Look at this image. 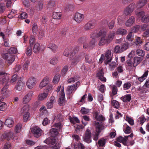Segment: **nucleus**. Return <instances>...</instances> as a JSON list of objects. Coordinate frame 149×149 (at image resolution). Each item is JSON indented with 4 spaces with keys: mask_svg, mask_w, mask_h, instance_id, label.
Wrapping results in <instances>:
<instances>
[{
    "mask_svg": "<svg viewBox=\"0 0 149 149\" xmlns=\"http://www.w3.org/2000/svg\"><path fill=\"white\" fill-rule=\"evenodd\" d=\"M9 81V77L8 76H6L5 77V76L2 77V78L0 79V84L5 85L4 87L3 88L1 91V93L4 96L7 95V89L9 86L8 84Z\"/></svg>",
    "mask_w": 149,
    "mask_h": 149,
    "instance_id": "f257e3e1",
    "label": "nucleus"
},
{
    "mask_svg": "<svg viewBox=\"0 0 149 149\" xmlns=\"http://www.w3.org/2000/svg\"><path fill=\"white\" fill-rule=\"evenodd\" d=\"M94 116L97 121H95V124L97 126L103 125L102 122L105 120V118L102 115L99 114V113L97 111H95Z\"/></svg>",
    "mask_w": 149,
    "mask_h": 149,
    "instance_id": "f03ea898",
    "label": "nucleus"
},
{
    "mask_svg": "<svg viewBox=\"0 0 149 149\" xmlns=\"http://www.w3.org/2000/svg\"><path fill=\"white\" fill-rule=\"evenodd\" d=\"M107 31L104 29H102L98 31L97 29L93 31L91 34V37L92 39H95L101 36H104L106 34Z\"/></svg>",
    "mask_w": 149,
    "mask_h": 149,
    "instance_id": "7ed1b4c3",
    "label": "nucleus"
},
{
    "mask_svg": "<svg viewBox=\"0 0 149 149\" xmlns=\"http://www.w3.org/2000/svg\"><path fill=\"white\" fill-rule=\"evenodd\" d=\"M105 127L103 125H97L96 127V132H94L92 134V137L93 140L95 141H97L98 139V136L102 130H103Z\"/></svg>",
    "mask_w": 149,
    "mask_h": 149,
    "instance_id": "20e7f679",
    "label": "nucleus"
},
{
    "mask_svg": "<svg viewBox=\"0 0 149 149\" xmlns=\"http://www.w3.org/2000/svg\"><path fill=\"white\" fill-rule=\"evenodd\" d=\"M36 83V79L32 77L28 79L26 82V85L28 88L31 89L35 86Z\"/></svg>",
    "mask_w": 149,
    "mask_h": 149,
    "instance_id": "39448f33",
    "label": "nucleus"
},
{
    "mask_svg": "<svg viewBox=\"0 0 149 149\" xmlns=\"http://www.w3.org/2000/svg\"><path fill=\"white\" fill-rule=\"evenodd\" d=\"M31 132L35 137L38 138L41 135L42 131L38 127L35 126L32 128Z\"/></svg>",
    "mask_w": 149,
    "mask_h": 149,
    "instance_id": "423d86ee",
    "label": "nucleus"
},
{
    "mask_svg": "<svg viewBox=\"0 0 149 149\" xmlns=\"http://www.w3.org/2000/svg\"><path fill=\"white\" fill-rule=\"evenodd\" d=\"M13 133L11 130H9L7 131L4 132L3 135L2 136L1 138L3 139H7V140H9L11 139L14 140L16 139L17 138L16 137L15 138L13 137Z\"/></svg>",
    "mask_w": 149,
    "mask_h": 149,
    "instance_id": "0eeeda50",
    "label": "nucleus"
},
{
    "mask_svg": "<svg viewBox=\"0 0 149 149\" xmlns=\"http://www.w3.org/2000/svg\"><path fill=\"white\" fill-rule=\"evenodd\" d=\"M78 84L79 83L77 82L75 84L68 86L66 91V93L70 95L73 92L75 91L79 86V85Z\"/></svg>",
    "mask_w": 149,
    "mask_h": 149,
    "instance_id": "6e6552de",
    "label": "nucleus"
},
{
    "mask_svg": "<svg viewBox=\"0 0 149 149\" xmlns=\"http://www.w3.org/2000/svg\"><path fill=\"white\" fill-rule=\"evenodd\" d=\"M91 132L88 129H87L83 136V140L88 143H89L91 142Z\"/></svg>",
    "mask_w": 149,
    "mask_h": 149,
    "instance_id": "1a4fd4ad",
    "label": "nucleus"
},
{
    "mask_svg": "<svg viewBox=\"0 0 149 149\" xmlns=\"http://www.w3.org/2000/svg\"><path fill=\"white\" fill-rule=\"evenodd\" d=\"M2 56L3 58L9 61V63H12L15 60L14 55L11 54L10 53H6L2 55Z\"/></svg>",
    "mask_w": 149,
    "mask_h": 149,
    "instance_id": "9d476101",
    "label": "nucleus"
},
{
    "mask_svg": "<svg viewBox=\"0 0 149 149\" xmlns=\"http://www.w3.org/2000/svg\"><path fill=\"white\" fill-rule=\"evenodd\" d=\"M84 18V16L83 14L77 13L75 14L74 18L77 22L80 23L83 20Z\"/></svg>",
    "mask_w": 149,
    "mask_h": 149,
    "instance_id": "9b49d317",
    "label": "nucleus"
},
{
    "mask_svg": "<svg viewBox=\"0 0 149 149\" xmlns=\"http://www.w3.org/2000/svg\"><path fill=\"white\" fill-rule=\"evenodd\" d=\"M33 92L30 91L25 95L23 99L22 103L26 104L28 103L31 100Z\"/></svg>",
    "mask_w": 149,
    "mask_h": 149,
    "instance_id": "f8f14e48",
    "label": "nucleus"
},
{
    "mask_svg": "<svg viewBox=\"0 0 149 149\" xmlns=\"http://www.w3.org/2000/svg\"><path fill=\"white\" fill-rule=\"evenodd\" d=\"M104 63L105 64H109L112 60L111 56V52L110 50H108L106 53L104 57Z\"/></svg>",
    "mask_w": 149,
    "mask_h": 149,
    "instance_id": "ddd939ff",
    "label": "nucleus"
},
{
    "mask_svg": "<svg viewBox=\"0 0 149 149\" xmlns=\"http://www.w3.org/2000/svg\"><path fill=\"white\" fill-rule=\"evenodd\" d=\"M104 72L102 69H101L98 70L96 74V76L101 81L103 82H106V79L104 77Z\"/></svg>",
    "mask_w": 149,
    "mask_h": 149,
    "instance_id": "4468645a",
    "label": "nucleus"
},
{
    "mask_svg": "<svg viewBox=\"0 0 149 149\" xmlns=\"http://www.w3.org/2000/svg\"><path fill=\"white\" fill-rule=\"evenodd\" d=\"M61 97L59 98L58 102L61 105H63L65 104V101L64 99L65 95L63 88H62L61 91Z\"/></svg>",
    "mask_w": 149,
    "mask_h": 149,
    "instance_id": "2eb2a0df",
    "label": "nucleus"
},
{
    "mask_svg": "<svg viewBox=\"0 0 149 149\" xmlns=\"http://www.w3.org/2000/svg\"><path fill=\"white\" fill-rule=\"evenodd\" d=\"M72 54H72L70 55V59L72 61L71 63V65L74 66L76 65L77 63L80 61V57L79 56H76L73 58Z\"/></svg>",
    "mask_w": 149,
    "mask_h": 149,
    "instance_id": "dca6fc26",
    "label": "nucleus"
},
{
    "mask_svg": "<svg viewBox=\"0 0 149 149\" xmlns=\"http://www.w3.org/2000/svg\"><path fill=\"white\" fill-rule=\"evenodd\" d=\"M133 136V134L132 133L130 135L125 136L123 138L122 136H119L117 139V141L120 142L122 143L124 145H126L127 143V140L129 137L132 138Z\"/></svg>",
    "mask_w": 149,
    "mask_h": 149,
    "instance_id": "f3484780",
    "label": "nucleus"
},
{
    "mask_svg": "<svg viewBox=\"0 0 149 149\" xmlns=\"http://www.w3.org/2000/svg\"><path fill=\"white\" fill-rule=\"evenodd\" d=\"M56 141V138L55 136H52L49 138L47 139L44 141V143H47L50 145H54Z\"/></svg>",
    "mask_w": 149,
    "mask_h": 149,
    "instance_id": "a211bd4d",
    "label": "nucleus"
},
{
    "mask_svg": "<svg viewBox=\"0 0 149 149\" xmlns=\"http://www.w3.org/2000/svg\"><path fill=\"white\" fill-rule=\"evenodd\" d=\"M49 78L47 77H44L40 84L39 88L42 89L49 83Z\"/></svg>",
    "mask_w": 149,
    "mask_h": 149,
    "instance_id": "6ab92c4d",
    "label": "nucleus"
},
{
    "mask_svg": "<svg viewBox=\"0 0 149 149\" xmlns=\"http://www.w3.org/2000/svg\"><path fill=\"white\" fill-rule=\"evenodd\" d=\"M94 27V23L91 21H89L84 25V29L86 31L89 30L93 29Z\"/></svg>",
    "mask_w": 149,
    "mask_h": 149,
    "instance_id": "aec40b11",
    "label": "nucleus"
},
{
    "mask_svg": "<svg viewBox=\"0 0 149 149\" xmlns=\"http://www.w3.org/2000/svg\"><path fill=\"white\" fill-rule=\"evenodd\" d=\"M106 35V34L104 36H101V38L100 39L98 43L99 46H101L104 45L105 44L109 43L105 37Z\"/></svg>",
    "mask_w": 149,
    "mask_h": 149,
    "instance_id": "412c9836",
    "label": "nucleus"
},
{
    "mask_svg": "<svg viewBox=\"0 0 149 149\" xmlns=\"http://www.w3.org/2000/svg\"><path fill=\"white\" fill-rule=\"evenodd\" d=\"M135 21V18L134 17H131L125 22V26L127 27L130 26L134 23Z\"/></svg>",
    "mask_w": 149,
    "mask_h": 149,
    "instance_id": "4be33fe9",
    "label": "nucleus"
},
{
    "mask_svg": "<svg viewBox=\"0 0 149 149\" xmlns=\"http://www.w3.org/2000/svg\"><path fill=\"white\" fill-rule=\"evenodd\" d=\"M115 35V33L113 31H111L109 33L107 37L106 38L109 43L114 38Z\"/></svg>",
    "mask_w": 149,
    "mask_h": 149,
    "instance_id": "5701e85b",
    "label": "nucleus"
},
{
    "mask_svg": "<svg viewBox=\"0 0 149 149\" xmlns=\"http://www.w3.org/2000/svg\"><path fill=\"white\" fill-rule=\"evenodd\" d=\"M14 123V121L13 119L11 118H9L6 119L5 122V125L9 127H12Z\"/></svg>",
    "mask_w": 149,
    "mask_h": 149,
    "instance_id": "b1692460",
    "label": "nucleus"
},
{
    "mask_svg": "<svg viewBox=\"0 0 149 149\" xmlns=\"http://www.w3.org/2000/svg\"><path fill=\"white\" fill-rule=\"evenodd\" d=\"M123 130L126 134H129L132 132V129L131 127H129L127 124H125L123 125Z\"/></svg>",
    "mask_w": 149,
    "mask_h": 149,
    "instance_id": "393cba45",
    "label": "nucleus"
},
{
    "mask_svg": "<svg viewBox=\"0 0 149 149\" xmlns=\"http://www.w3.org/2000/svg\"><path fill=\"white\" fill-rule=\"evenodd\" d=\"M147 0H140L136 3V8H140L143 7L147 3Z\"/></svg>",
    "mask_w": 149,
    "mask_h": 149,
    "instance_id": "a878e982",
    "label": "nucleus"
},
{
    "mask_svg": "<svg viewBox=\"0 0 149 149\" xmlns=\"http://www.w3.org/2000/svg\"><path fill=\"white\" fill-rule=\"evenodd\" d=\"M48 93L45 91L40 93L38 96V99L40 100H43L46 98L48 95Z\"/></svg>",
    "mask_w": 149,
    "mask_h": 149,
    "instance_id": "bb28decb",
    "label": "nucleus"
},
{
    "mask_svg": "<svg viewBox=\"0 0 149 149\" xmlns=\"http://www.w3.org/2000/svg\"><path fill=\"white\" fill-rule=\"evenodd\" d=\"M148 74V70H146L141 77H138L137 78V79L140 82H141L146 78Z\"/></svg>",
    "mask_w": 149,
    "mask_h": 149,
    "instance_id": "cd10ccee",
    "label": "nucleus"
},
{
    "mask_svg": "<svg viewBox=\"0 0 149 149\" xmlns=\"http://www.w3.org/2000/svg\"><path fill=\"white\" fill-rule=\"evenodd\" d=\"M127 33V31L125 29L121 28L118 29L116 32L117 35H124Z\"/></svg>",
    "mask_w": 149,
    "mask_h": 149,
    "instance_id": "c85d7f7f",
    "label": "nucleus"
},
{
    "mask_svg": "<svg viewBox=\"0 0 149 149\" xmlns=\"http://www.w3.org/2000/svg\"><path fill=\"white\" fill-rule=\"evenodd\" d=\"M120 99L123 102H130L131 99L130 95L126 94L121 97Z\"/></svg>",
    "mask_w": 149,
    "mask_h": 149,
    "instance_id": "c756f323",
    "label": "nucleus"
},
{
    "mask_svg": "<svg viewBox=\"0 0 149 149\" xmlns=\"http://www.w3.org/2000/svg\"><path fill=\"white\" fill-rule=\"evenodd\" d=\"M22 126V125L20 123L17 124L15 126L14 132L16 134L19 133L21 131Z\"/></svg>",
    "mask_w": 149,
    "mask_h": 149,
    "instance_id": "7c9ffc66",
    "label": "nucleus"
},
{
    "mask_svg": "<svg viewBox=\"0 0 149 149\" xmlns=\"http://www.w3.org/2000/svg\"><path fill=\"white\" fill-rule=\"evenodd\" d=\"M142 59L140 57L138 56L135 57L133 59V61L134 62V65L136 66L139 64L142 61Z\"/></svg>",
    "mask_w": 149,
    "mask_h": 149,
    "instance_id": "2f4dec72",
    "label": "nucleus"
},
{
    "mask_svg": "<svg viewBox=\"0 0 149 149\" xmlns=\"http://www.w3.org/2000/svg\"><path fill=\"white\" fill-rule=\"evenodd\" d=\"M40 49V46L38 43H36L34 45L33 51L34 52L36 53H37L39 52Z\"/></svg>",
    "mask_w": 149,
    "mask_h": 149,
    "instance_id": "473e14b6",
    "label": "nucleus"
},
{
    "mask_svg": "<svg viewBox=\"0 0 149 149\" xmlns=\"http://www.w3.org/2000/svg\"><path fill=\"white\" fill-rule=\"evenodd\" d=\"M61 15L62 14L61 12H54L53 13V17L54 19H59L61 18Z\"/></svg>",
    "mask_w": 149,
    "mask_h": 149,
    "instance_id": "72a5a7b5",
    "label": "nucleus"
},
{
    "mask_svg": "<svg viewBox=\"0 0 149 149\" xmlns=\"http://www.w3.org/2000/svg\"><path fill=\"white\" fill-rule=\"evenodd\" d=\"M29 106L28 104L25 105L21 109L20 113L22 114L23 113H26L29 111Z\"/></svg>",
    "mask_w": 149,
    "mask_h": 149,
    "instance_id": "f704fd0d",
    "label": "nucleus"
},
{
    "mask_svg": "<svg viewBox=\"0 0 149 149\" xmlns=\"http://www.w3.org/2000/svg\"><path fill=\"white\" fill-rule=\"evenodd\" d=\"M129 47V44L127 43H123L121 44L120 46L121 50L122 52L127 49Z\"/></svg>",
    "mask_w": 149,
    "mask_h": 149,
    "instance_id": "c9c22d12",
    "label": "nucleus"
},
{
    "mask_svg": "<svg viewBox=\"0 0 149 149\" xmlns=\"http://www.w3.org/2000/svg\"><path fill=\"white\" fill-rule=\"evenodd\" d=\"M58 62V58L57 56H55L52 58L50 61V64L55 65L57 64Z\"/></svg>",
    "mask_w": 149,
    "mask_h": 149,
    "instance_id": "e433bc0d",
    "label": "nucleus"
},
{
    "mask_svg": "<svg viewBox=\"0 0 149 149\" xmlns=\"http://www.w3.org/2000/svg\"><path fill=\"white\" fill-rule=\"evenodd\" d=\"M85 60L86 62L89 63H93L95 61V60L92 58L90 56L86 55L85 56Z\"/></svg>",
    "mask_w": 149,
    "mask_h": 149,
    "instance_id": "4c0bfd02",
    "label": "nucleus"
},
{
    "mask_svg": "<svg viewBox=\"0 0 149 149\" xmlns=\"http://www.w3.org/2000/svg\"><path fill=\"white\" fill-rule=\"evenodd\" d=\"M23 84L22 82L21 81H20L18 82L16 86L15 87V88L16 90L18 91H21L22 87Z\"/></svg>",
    "mask_w": 149,
    "mask_h": 149,
    "instance_id": "58836bf2",
    "label": "nucleus"
},
{
    "mask_svg": "<svg viewBox=\"0 0 149 149\" xmlns=\"http://www.w3.org/2000/svg\"><path fill=\"white\" fill-rule=\"evenodd\" d=\"M8 107L7 105L4 102L0 103V111H4Z\"/></svg>",
    "mask_w": 149,
    "mask_h": 149,
    "instance_id": "ea45409f",
    "label": "nucleus"
},
{
    "mask_svg": "<svg viewBox=\"0 0 149 149\" xmlns=\"http://www.w3.org/2000/svg\"><path fill=\"white\" fill-rule=\"evenodd\" d=\"M136 53L137 55L139 56H143L145 54V52L142 49H139L136 50Z\"/></svg>",
    "mask_w": 149,
    "mask_h": 149,
    "instance_id": "a19ab883",
    "label": "nucleus"
},
{
    "mask_svg": "<svg viewBox=\"0 0 149 149\" xmlns=\"http://www.w3.org/2000/svg\"><path fill=\"white\" fill-rule=\"evenodd\" d=\"M106 139L102 138L100 139L98 141V144L100 146H103L105 144Z\"/></svg>",
    "mask_w": 149,
    "mask_h": 149,
    "instance_id": "79ce46f5",
    "label": "nucleus"
},
{
    "mask_svg": "<svg viewBox=\"0 0 149 149\" xmlns=\"http://www.w3.org/2000/svg\"><path fill=\"white\" fill-rule=\"evenodd\" d=\"M30 117V114L29 112H26L25 113L23 116V121L24 122H26Z\"/></svg>",
    "mask_w": 149,
    "mask_h": 149,
    "instance_id": "37998d69",
    "label": "nucleus"
},
{
    "mask_svg": "<svg viewBox=\"0 0 149 149\" xmlns=\"http://www.w3.org/2000/svg\"><path fill=\"white\" fill-rule=\"evenodd\" d=\"M50 132L52 136H55L57 135L58 133L57 130L55 128H52L50 130Z\"/></svg>",
    "mask_w": 149,
    "mask_h": 149,
    "instance_id": "c03bdc74",
    "label": "nucleus"
},
{
    "mask_svg": "<svg viewBox=\"0 0 149 149\" xmlns=\"http://www.w3.org/2000/svg\"><path fill=\"white\" fill-rule=\"evenodd\" d=\"M127 7L132 12L136 7V5L134 3H132L130 4Z\"/></svg>",
    "mask_w": 149,
    "mask_h": 149,
    "instance_id": "a18cd8bd",
    "label": "nucleus"
},
{
    "mask_svg": "<svg viewBox=\"0 0 149 149\" xmlns=\"http://www.w3.org/2000/svg\"><path fill=\"white\" fill-rule=\"evenodd\" d=\"M38 30V26L37 24H34L32 26V30L33 33L34 35H36L37 34V31Z\"/></svg>",
    "mask_w": 149,
    "mask_h": 149,
    "instance_id": "49530a36",
    "label": "nucleus"
},
{
    "mask_svg": "<svg viewBox=\"0 0 149 149\" xmlns=\"http://www.w3.org/2000/svg\"><path fill=\"white\" fill-rule=\"evenodd\" d=\"M90 110L88 109H86L84 107L81 108V112L83 114H87L89 112Z\"/></svg>",
    "mask_w": 149,
    "mask_h": 149,
    "instance_id": "de8ad7c7",
    "label": "nucleus"
},
{
    "mask_svg": "<svg viewBox=\"0 0 149 149\" xmlns=\"http://www.w3.org/2000/svg\"><path fill=\"white\" fill-rule=\"evenodd\" d=\"M134 35L132 32H130L127 35L126 38L130 41H132L134 39Z\"/></svg>",
    "mask_w": 149,
    "mask_h": 149,
    "instance_id": "09e8293b",
    "label": "nucleus"
},
{
    "mask_svg": "<svg viewBox=\"0 0 149 149\" xmlns=\"http://www.w3.org/2000/svg\"><path fill=\"white\" fill-rule=\"evenodd\" d=\"M131 86V84L130 82L125 83L123 85V88L124 90L129 89Z\"/></svg>",
    "mask_w": 149,
    "mask_h": 149,
    "instance_id": "8fccbe9b",
    "label": "nucleus"
},
{
    "mask_svg": "<svg viewBox=\"0 0 149 149\" xmlns=\"http://www.w3.org/2000/svg\"><path fill=\"white\" fill-rule=\"evenodd\" d=\"M48 47L52 49L53 52H54L57 49V46L55 44L50 43L48 45Z\"/></svg>",
    "mask_w": 149,
    "mask_h": 149,
    "instance_id": "3c124183",
    "label": "nucleus"
},
{
    "mask_svg": "<svg viewBox=\"0 0 149 149\" xmlns=\"http://www.w3.org/2000/svg\"><path fill=\"white\" fill-rule=\"evenodd\" d=\"M111 104L116 109H118L120 107L119 102L115 100H113L112 101Z\"/></svg>",
    "mask_w": 149,
    "mask_h": 149,
    "instance_id": "603ef678",
    "label": "nucleus"
},
{
    "mask_svg": "<svg viewBox=\"0 0 149 149\" xmlns=\"http://www.w3.org/2000/svg\"><path fill=\"white\" fill-rule=\"evenodd\" d=\"M74 147L78 149H85V146L81 143H79L75 145Z\"/></svg>",
    "mask_w": 149,
    "mask_h": 149,
    "instance_id": "864d4df0",
    "label": "nucleus"
},
{
    "mask_svg": "<svg viewBox=\"0 0 149 149\" xmlns=\"http://www.w3.org/2000/svg\"><path fill=\"white\" fill-rule=\"evenodd\" d=\"M135 44L136 45H140L142 43L141 38L137 37L136 38Z\"/></svg>",
    "mask_w": 149,
    "mask_h": 149,
    "instance_id": "5fc2aeb1",
    "label": "nucleus"
},
{
    "mask_svg": "<svg viewBox=\"0 0 149 149\" xmlns=\"http://www.w3.org/2000/svg\"><path fill=\"white\" fill-rule=\"evenodd\" d=\"M17 51L16 48L14 47H11L8 51V53L11 54H14L17 53Z\"/></svg>",
    "mask_w": 149,
    "mask_h": 149,
    "instance_id": "6e6d98bb",
    "label": "nucleus"
},
{
    "mask_svg": "<svg viewBox=\"0 0 149 149\" xmlns=\"http://www.w3.org/2000/svg\"><path fill=\"white\" fill-rule=\"evenodd\" d=\"M78 77H71L69 79L68 82L69 83H73L78 80Z\"/></svg>",
    "mask_w": 149,
    "mask_h": 149,
    "instance_id": "4d7b16f0",
    "label": "nucleus"
},
{
    "mask_svg": "<svg viewBox=\"0 0 149 149\" xmlns=\"http://www.w3.org/2000/svg\"><path fill=\"white\" fill-rule=\"evenodd\" d=\"M132 12V11L127 6L124 10L123 14L125 15H128Z\"/></svg>",
    "mask_w": 149,
    "mask_h": 149,
    "instance_id": "13d9d810",
    "label": "nucleus"
},
{
    "mask_svg": "<svg viewBox=\"0 0 149 149\" xmlns=\"http://www.w3.org/2000/svg\"><path fill=\"white\" fill-rule=\"evenodd\" d=\"M142 22L145 23L149 22V15H146L143 17L141 19Z\"/></svg>",
    "mask_w": 149,
    "mask_h": 149,
    "instance_id": "bf43d9fd",
    "label": "nucleus"
},
{
    "mask_svg": "<svg viewBox=\"0 0 149 149\" xmlns=\"http://www.w3.org/2000/svg\"><path fill=\"white\" fill-rule=\"evenodd\" d=\"M125 120L131 125H134V120L131 118L127 116L125 119Z\"/></svg>",
    "mask_w": 149,
    "mask_h": 149,
    "instance_id": "052dcab7",
    "label": "nucleus"
},
{
    "mask_svg": "<svg viewBox=\"0 0 149 149\" xmlns=\"http://www.w3.org/2000/svg\"><path fill=\"white\" fill-rule=\"evenodd\" d=\"M112 94L113 95H115L117 94L118 91L117 87L115 85H113L112 86Z\"/></svg>",
    "mask_w": 149,
    "mask_h": 149,
    "instance_id": "680f3d73",
    "label": "nucleus"
},
{
    "mask_svg": "<svg viewBox=\"0 0 149 149\" xmlns=\"http://www.w3.org/2000/svg\"><path fill=\"white\" fill-rule=\"evenodd\" d=\"M10 144L8 142L5 143L3 146L2 149H11Z\"/></svg>",
    "mask_w": 149,
    "mask_h": 149,
    "instance_id": "e2e57ef3",
    "label": "nucleus"
},
{
    "mask_svg": "<svg viewBox=\"0 0 149 149\" xmlns=\"http://www.w3.org/2000/svg\"><path fill=\"white\" fill-rule=\"evenodd\" d=\"M27 14L25 12L22 13L19 16V17L21 19H24L27 17Z\"/></svg>",
    "mask_w": 149,
    "mask_h": 149,
    "instance_id": "0e129e2a",
    "label": "nucleus"
},
{
    "mask_svg": "<svg viewBox=\"0 0 149 149\" xmlns=\"http://www.w3.org/2000/svg\"><path fill=\"white\" fill-rule=\"evenodd\" d=\"M109 69L111 70H113L116 67V63L115 62H112L111 63H109Z\"/></svg>",
    "mask_w": 149,
    "mask_h": 149,
    "instance_id": "69168bd1",
    "label": "nucleus"
},
{
    "mask_svg": "<svg viewBox=\"0 0 149 149\" xmlns=\"http://www.w3.org/2000/svg\"><path fill=\"white\" fill-rule=\"evenodd\" d=\"M127 63L128 66L131 67H135V65H134V62H133V60L132 61L131 59H129L127 60Z\"/></svg>",
    "mask_w": 149,
    "mask_h": 149,
    "instance_id": "338daca9",
    "label": "nucleus"
},
{
    "mask_svg": "<svg viewBox=\"0 0 149 149\" xmlns=\"http://www.w3.org/2000/svg\"><path fill=\"white\" fill-rule=\"evenodd\" d=\"M71 52V49L70 48L66 49L63 52L64 55L68 56Z\"/></svg>",
    "mask_w": 149,
    "mask_h": 149,
    "instance_id": "774afa93",
    "label": "nucleus"
}]
</instances>
